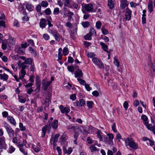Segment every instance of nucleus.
<instances>
[{
    "label": "nucleus",
    "instance_id": "4",
    "mask_svg": "<svg viewBox=\"0 0 155 155\" xmlns=\"http://www.w3.org/2000/svg\"><path fill=\"white\" fill-rule=\"evenodd\" d=\"M92 61L100 68H104V66L103 63L97 57H94L92 59Z\"/></svg>",
    "mask_w": 155,
    "mask_h": 155
},
{
    "label": "nucleus",
    "instance_id": "52",
    "mask_svg": "<svg viewBox=\"0 0 155 155\" xmlns=\"http://www.w3.org/2000/svg\"><path fill=\"white\" fill-rule=\"evenodd\" d=\"M0 26L4 28H5V22L3 20L0 21Z\"/></svg>",
    "mask_w": 155,
    "mask_h": 155
},
{
    "label": "nucleus",
    "instance_id": "28",
    "mask_svg": "<svg viewBox=\"0 0 155 155\" xmlns=\"http://www.w3.org/2000/svg\"><path fill=\"white\" fill-rule=\"evenodd\" d=\"M128 4L127 2H121L120 5V7L122 9H124L127 6Z\"/></svg>",
    "mask_w": 155,
    "mask_h": 155
},
{
    "label": "nucleus",
    "instance_id": "26",
    "mask_svg": "<svg viewBox=\"0 0 155 155\" xmlns=\"http://www.w3.org/2000/svg\"><path fill=\"white\" fill-rule=\"evenodd\" d=\"M32 62V59L30 58H28L25 60L24 63L25 64H31Z\"/></svg>",
    "mask_w": 155,
    "mask_h": 155
},
{
    "label": "nucleus",
    "instance_id": "8",
    "mask_svg": "<svg viewBox=\"0 0 155 155\" xmlns=\"http://www.w3.org/2000/svg\"><path fill=\"white\" fill-rule=\"evenodd\" d=\"M84 7L85 10L88 12H92L94 10L93 5L91 3L85 4Z\"/></svg>",
    "mask_w": 155,
    "mask_h": 155
},
{
    "label": "nucleus",
    "instance_id": "1",
    "mask_svg": "<svg viewBox=\"0 0 155 155\" xmlns=\"http://www.w3.org/2000/svg\"><path fill=\"white\" fill-rule=\"evenodd\" d=\"M126 146H129L130 150H136L138 148V145L135 142L131 137L127 138L125 141Z\"/></svg>",
    "mask_w": 155,
    "mask_h": 155
},
{
    "label": "nucleus",
    "instance_id": "64",
    "mask_svg": "<svg viewBox=\"0 0 155 155\" xmlns=\"http://www.w3.org/2000/svg\"><path fill=\"white\" fill-rule=\"evenodd\" d=\"M139 105V101L137 100H136L134 102V106L137 107Z\"/></svg>",
    "mask_w": 155,
    "mask_h": 155
},
{
    "label": "nucleus",
    "instance_id": "23",
    "mask_svg": "<svg viewBox=\"0 0 155 155\" xmlns=\"http://www.w3.org/2000/svg\"><path fill=\"white\" fill-rule=\"evenodd\" d=\"M46 21L45 19H42L40 22V26L42 28H44L46 26Z\"/></svg>",
    "mask_w": 155,
    "mask_h": 155
},
{
    "label": "nucleus",
    "instance_id": "50",
    "mask_svg": "<svg viewBox=\"0 0 155 155\" xmlns=\"http://www.w3.org/2000/svg\"><path fill=\"white\" fill-rule=\"evenodd\" d=\"M148 65L151 68V69L153 70V71L155 72V64H153L151 63L148 64Z\"/></svg>",
    "mask_w": 155,
    "mask_h": 155
},
{
    "label": "nucleus",
    "instance_id": "13",
    "mask_svg": "<svg viewBox=\"0 0 155 155\" xmlns=\"http://www.w3.org/2000/svg\"><path fill=\"white\" fill-rule=\"evenodd\" d=\"M51 83V81H47L45 79L42 81V86L43 88L45 91L47 90L48 86Z\"/></svg>",
    "mask_w": 155,
    "mask_h": 155
},
{
    "label": "nucleus",
    "instance_id": "33",
    "mask_svg": "<svg viewBox=\"0 0 155 155\" xmlns=\"http://www.w3.org/2000/svg\"><path fill=\"white\" fill-rule=\"evenodd\" d=\"M92 35L88 33L84 36V38L86 40H91L92 39L91 37Z\"/></svg>",
    "mask_w": 155,
    "mask_h": 155
},
{
    "label": "nucleus",
    "instance_id": "29",
    "mask_svg": "<svg viewBox=\"0 0 155 155\" xmlns=\"http://www.w3.org/2000/svg\"><path fill=\"white\" fill-rule=\"evenodd\" d=\"M94 103L93 101H87V106L90 109H92L93 107Z\"/></svg>",
    "mask_w": 155,
    "mask_h": 155
},
{
    "label": "nucleus",
    "instance_id": "9",
    "mask_svg": "<svg viewBox=\"0 0 155 155\" xmlns=\"http://www.w3.org/2000/svg\"><path fill=\"white\" fill-rule=\"evenodd\" d=\"M59 108L62 114L66 113L67 114L70 111L68 107H64L62 105H60L59 106Z\"/></svg>",
    "mask_w": 155,
    "mask_h": 155
},
{
    "label": "nucleus",
    "instance_id": "25",
    "mask_svg": "<svg viewBox=\"0 0 155 155\" xmlns=\"http://www.w3.org/2000/svg\"><path fill=\"white\" fill-rule=\"evenodd\" d=\"M26 74V72L25 70H21V74L19 75L20 77L19 78L22 80H24L25 81L24 77Z\"/></svg>",
    "mask_w": 155,
    "mask_h": 155
},
{
    "label": "nucleus",
    "instance_id": "56",
    "mask_svg": "<svg viewBox=\"0 0 155 155\" xmlns=\"http://www.w3.org/2000/svg\"><path fill=\"white\" fill-rule=\"evenodd\" d=\"M41 5L39 4H38L37 5L36 7V9L37 11L38 12H39L41 11Z\"/></svg>",
    "mask_w": 155,
    "mask_h": 155
},
{
    "label": "nucleus",
    "instance_id": "20",
    "mask_svg": "<svg viewBox=\"0 0 155 155\" xmlns=\"http://www.w3.org/2000/svg\"><path fill=\"white\" fill-rule=\"evenodd\" d=\"M148 9L149 11L151 13L153 11V1L151 0L149 1L148 5Z\"/></svg>",
    "mask_w": 155,
    "mask_h": 155
},
{
    "label": "nucleus",
    "instance_id": "53",
    "mask_svg": "<svg viewBox=\"0 0 155 155\" xmlns=\"http://www.w3.org/2000/svg\"><path fill=\"white\" fill-rule=\"evenodd\" d=\"M70 99L72 100L73 101L75 100L76 98V94H72L70 96Z\"/></svg>",
    "mask_w": 155,
    "mask_h": 155
},
{
    "label": "nucleus",
    "instance_id": "5",
    "mask_svg": "<svg viewBox=\"0 0 155 155\" xmlns=\"http://www.w3.org/2000/svg\"><path fill=\"white\" fill-rule=\"evenodd\" d=\"M28 45L27 43L25 42L23 44H21V46H16L15 49V51L19 53H20V52L23 53L24 52V49L22 50V48H27Z\"/></svg>",
    "mask_w": 155,
    "mask_h": 155
},
{
    "label": "nucleus",
    "instance_id": "43",
    "mask_svg": "<svg viewBox=\"0 0 155 155\" xmlns=\"http://www.w3.org/2000/svg\"><path fill=\"white\" fill-rule=\"evenodd\" d=\"M82 25L84 28H87L89 26L90 24L88 21H86L83 22Z\"/></svg>",
    "mask_w": 155,
    "mask_h": 155
},
{
    "label": "nucleus",
    "instance_id": "35",
    "mask_svg": "<svg viewBox=\"0 0 155 155\" xmlns=\"http://www.w3.org/2000/svg\"><path fill=\"white\" fill-rule=\"evenodd\" d=\"M8 44L6 42H3L2 44V48L3 50H5L7 48Z\"/></svg>",
    "mask_w": 155,
    "mask_h": 155
},
{
    "label": "nucleus",
    "instance_id": "21",
    "mask_svg": "<svg viewBox=\"0 0 155 155\" xmlns=\"http://www.w3.org/2000/svg\"><path fill=\"white\" fill-rule=\"evenodd\" d=\"M36 88L35 90V91L37 92H39L40 90V87H41V81L40 80L37 79L36 81Z\"/></svg>",
    "mask_w": 155,
    "mask_h": 155
},
{
    "label": "nucleus",
    "instance_id": "46",
    "mask_svg": "<svg viewBox=\"0 0 155 155\" xmlns=\"http://www.w3.org/2000/svg\"><path fill=\"white\" fill-rule=\"evenodd\" d=\"M48 5V3L46 1H42L41 3V6L43 7H46Z\"/></svg>",
    "mask_w": 155,
    "mask_h": 155
},
{
    "label": "nucleus",
    "instance_id": "18",
    "mask_svg": "<svg viewBox=\"0 0 155 155\" xmlns=\"http://www.w3.org/2000/svg\"><path fill=\"white\" fill-rule=\"evenodd\" d=\"M100 45L101 46L102 48L107 53H109L108 54V57H109L110 56V53L107 50V49H108V47L103 42H101L100 43Z\"/></svg>",
    "mask_w": 155,
    "mask_h": 155
},
{
    "label": "nucleus",
    "instance_id": "51",
    "mask_svg": "<svg viewBox=\"0 0 155 155\" xmlns=\"http://www.w3.org/2000/svg\"><path fill=\"white\" fill-rule=\"evenodd\" d=\"M43 38L46 41L48 40L50 38L49 36L47 34H45L43 35Z\"/></svg>",
    "mask_w": 155,
    "mask_h": 155
},
{
    "label": "nucleus",
    "instance_id": "7",
    "mask_svg": "<svg viewBox=\"0 0 155 155\" xmlns=\"http://www.w3.org/2000/svg\"><path fill=\"white\" fill-rule=\"evenodd\" d=\"M8 43V45L10 46L14 45L15 43V38L12 37L11 34L8 35V38L6 40Z\"/></svg>",
    "mask_w": 155,
    "mask_h": 155
},
{
    "label": "nucleus",
    "instance_id": "40",
    "mask_svg": "<svg viewBox=\"0 0 155 155\" xmlns=\"http://www.w3.org/2000/svg\"><path fill=\"white\" fill-rule=\"evenodd\" d=\"M60 13L59 9L58 8L56 7L54 9L53 13L55 15H58Z\"/></svg>",
    "mask_w": 155,
    "mask_h": 155
},
{
    "label": "nucleus",
    "instance_id": "15",
    "mask_svg": "<svg viewBox=\"0 0 155 155\" xmlns=\"http://www.w3.org/2000/svg\"><path fill=\"white\" fill-rule=\"evenodd\" d=\"M52 35L54 37L55 40L58 42L60 41V38H62V36L57 30L54 32Z\"/></svg>",
    "mask_w": 155,
    "mask_h": 155
},
{
    "label": "nucleus",
    "instance_id": "60",
    "mask_svg": "<svg viewBox=\"0 0 155 155\" xmlns=\"http://www.w3.org/2000/svg\"><path fill=\"white\" fill-rule=\"evenodd\" d=\"M84 85L85 88L88 91H90L91 90V88L90 87L88 84H86Z\"/></svg>",
    "mask_w": 155,
    "mask_h": 155
},
{
    "label": "nucleus",
    "instance_id": "59",
    "mask_svg": "<svg viewBox=\"0 0 155 155\" xmlns=\"http://www.w3.org/2000/svg\"><path fill=\"white\" fill-rule=\"evenodd\" d=\"M15 148L13 146H11L9 148V153H12L15 151Z\"/></svg>",
    "mask_w": 155,
    "mask_h": 155
},
{
    "label": "nucleus",
    "instance_id": "22",
    "mask_svg": "<svg viewBox=\"0 0 155 155\" xmlns=\"http://www.w3.org/2000/svg\"><path fill=\"white\" fill-rule=\"evenodd\" d=\"M58 121L57 120H54L53 121L51 127L54 129H56L58 127Z\"/></svg>",
    "mask_w": 155,
    "mask_h": 155
},
{
    "label": "nucleus",
    "instance_id": "2",
    "mask_svg": "<svg viewBox=\"0 0 155 155\" xmlns=\"http://www.w3.org/2000/svg\"><path fill=\"white\" fill-rule=\"evenodd\" d=\"M141 119L144 121V124L146 126L147 128L150 130L152 131L155 134V125L151 124H149L147 121L148 118L147 116L145 115H143L141 117Z\"/></svg>",
    "mask_w": 155,
    "mask_h": 155
},
{
    "label": "nucleus",
    "instance_id": "63",
    "mask_svg": "<svg viewBox=\"0 0 155 155\" xmlns=\"http://www.w3.org/2000/svg\"><path fill=\"white\" fill-rule=\"evenodd\" d=\"M68 61L69 63H72L74 62V60L72 57L70 56L68 58Z\"/></svg>",
    "mask_w": 155,
    "mask_h": 155
},
{
    "label": "nucleus",
    "instance_id": "48",
    "mask_svg": "<svg viewBox=\"0 0 155 155\" xmlns=\"http://www.w3.org/2000/svg\"><path fill=\"white\" fill-rule=\"evenodd\" d=\"M27 41L29 42L28 44V45H30L31 47L34 46V43L32 39H28L27 40Z\"/></svg>",
    "mask_w": 155,
    "mask_h": 155
},
{
    "label": "nucleus",
    "instance_id": "42",
    "mask_svg": "<svg viewBox=\"0 0 155 155\" xmlns=\"http://www.w3.org/2000/svg\"><path fill=\"white\" fill-rule=\"evenodd\" d=\"M19 127L21 131H23L25 130V127L21 123H20L19 124Z\"/></svg>",
    "mask_w": 155,
    "mask_h": 155
},
{
    "label": "nucleus",
    "instance_id": "41",
    "mask_svg": "<svg viewBox=\"0 0 155 155\" xmlns=\"http://www.w3.org/2000/svg\"><path fill=\"white\" fill-rule=\"evenodd\" d=\"M67 69L68 71L72 73L74 71V68L73 66H68V67Z\"/></svg>",
    "mask_w": 155,
    "mask_h": 155
},
{
    "label": "nucleus",
    "instance_id": "55",
    "mask_svg": "<svg viewBox=\"0 0 155 155\" xmlns=\"http://www.w3.org/2000/svg\"><path fill=\"white\" fill-rule=\"evenodd\" d=\"M147 144H149L151 146H152L154 144V142L152 140L149 139L148 140V141L147 142Z\"/></svg>",
    "mask_w": 155,
    "mask_h": 155
},
{
    "label": "nucleus",
    "instance_id": "45",
    "mask_svg": "<svg viewBox=\"0 0 155 155\" xmlns=\"http://www.w3.org/2000/svg\"><path fill=\"white\" fill-rule=\"evenodd\" d=\"M45 13L47 15H49L51 14V11L50 9L49 8H46L45 11Z\"/></svg>",
    "mask_w": 155,
    "mask_h": 155
},
{
    "label": "nucleus",
    "instance_id": "14",
    "mask_svg": "<svg viewBox=\"0 0 155 155\" xmlns=\"http://www.w3.org/2000/svg\"><path fill=\"white\" fill-rule=\"evenodd\" d=\"M132 15V11L131 10L128 9L125 12V19L127 21H129L131 18Z\"/></svg>",
    "mask_w": 155,
    "mask_h": 155
},
{
    "label": "nucleus",
    "instance_id": "27",
    "mask_svg": "<svg viewBox=\"0 0 155 155\" xmlns=\"http://www.w3.org/2000/svg\"><path fill=\"white\" fill-rule=\"evenodd\" d=\"M107 5L110 8L112 9L114 7V2L112 0H108Z\"/></svg>",
    "mask_w": 155,
    "mask_h": 155
},
{
    "label": "nucleus",
    "instance_id": "11",
    "mask_svg": "<svg viewBox=\"0 0 155 155\" xmlns=\"http://www.w3.org/2000/svg\"><path fill=\"white\" fill-rule=\"evenodd\" d=\"M78 128L79 127L71 124H70L67 126V129L71 132L76 131Z\"/></svg>",
    "mask_w": 155,
    "mask_h": 155
},
{
    "label": "nucleus",
    "instance_id": "36",
    "mask_svg": "<svg viewBox=\"0 0 155 155\" xmlns=\"http://www.w3.org/2000/svg\"><path fill=\"white\" fill-rule=\"evenodd\" d=\"M18 99L19 101L22 103H24L26 101V99L23 98L21 96H18Z\"/></svg>",
    "mask_w": 155,
    "mask_h": 155
},
{
    "label": "nucleus",
    "instance_id": "37",
    "mask_svg": "<svg viewBox=\"0 0 155 155\" xmlns=\"http://www.w3.org/2000/svg\"><path fill=\"white\" fill-rule=\"evenodd\" d=\"M29 51L31 53L33 54L34 56H36L37 55L36 52L32 48V47L30 46Z\"/></svg>",
    "mask_w": 155,
    "mask_h": 155
},
{
    "label": "nucleus",
    "instance_id": "58",
    "mask_svg": "<svg viewBox=\"0 0 155 155\" xmlns=\"http://www.w3.org/2000/svg\"><path fill=\"white\" fill-rule=\"evenodd\" d=\"M8 76L7 74H5V73L2 74V79H4V80L7 81L8 80Z\"/></svg>",
    "mask_w": 155,
    "mask_h": 155
},
{
    "label": "nucleus",
    "instance_id": "16",
    "mask_svg": "<svg viewBox=\"0 0 155 155\" xmlns=\"http://www.w3.org/2000/svg\"><path fill=\"white\" fill-rule=\"evenodd\" d=\"M60 134H56L54 137H51L50 139V141L52 144H54L58 140V138L59 137Z\"/></svg>",
    "mask_w": 155,
    "mask_h": 155
},
{
    "label": "nucleus",
    "instance_id": "44",
    "mask_svg": "<svg viewBox=\"0 0 155 155\" xmlns=\"http://www.w3.org/2000/svg\"><path fill=\"white\" fill-rule=\"evenodd\" d=\"M68 53V49L67 47H64L63 50V54L64 55H67Z\"/></svg>",
    "mask_w": 155,
    "mask_h": 155
},
{
    "label": "nucleus",
    "instance_id": "38",
    "mask_svg": "<svg viewBox=\"0 0 155 155\" xmlns=\"http://www.w3.org/2000/svg\"><path fill=\"white\" fill-rule=\"evenodd\" d=\"M102 33L104 35H106L108 34L109 33L108 31L105 29L103 27H102L101 29Z\"/></svg>",
    "mask_w": 155,
    "mask_h": 155
},
{
    "label": "nucleus",
    "instance_id": "54",
    "mask_svg": "<svg viewBox=\"0 0 155 155\" xmlns=\"http://www.w3.org/2000/svg\"><path fill=\"white\" fill-rule=\"evenodd\" d=\"M112 129L114 132L116 133L117 132V130L116 129V124L115 123H114L112 125Z\"/></svg>",
    "mask_w": 155,
    "mask_h": 155
},
{
    "label": "nucleus",
    "instance_id": "31",
    "mask_svg": "<svg viewBox=\"0 0 155 155\" xmlns=\"http://www.w3.org/2000/svg\"><path fill=\"white\" fill-rule=\"evenodd\" d=\"M32 148L33 149L35 152L36 153H38L41 150V149H40L39 147H35V145L34 144H33L32 145Z\"/></svg>",
    "mask_w": 155,
    "mask_h": 155
},
{
    "label": "nucleus",
    "instance_id": "61",
    "mask_svg": "<svg viewBox=\"0 0 155 155\" xmlns=\"http://www.w3.org/2000/svg\"><path fill=\"white\" fill-rule=\"evenodd\" d=\"M92 94L93 96L95 97H97L99 95V93L97 91H95L93 92Z\"/></svg>",
    "mask_w": 155,
    "mask_h": 155
},
{
    "label": "nucleus",
    "instance_id": "30",
    "mask_svg": "<svg viewBox=\"0 0 155 155\" xmlns=\"http://www.w3.org/2000/svg\"><path fill=\"white\" fill-rule=\"evenodd\" d=\"M19 148L20 150L25 155H27L28 153L26 150V147H21Z\"/></svg>",
    "mask_w": 155,
    "mask_h": 155
},
{
    "label": "nucleus",
    "instance_id": "24",
    "mask_svg": "<svg viewBox=\"0 0 155 155\" xmlns=\"http://www.w3.org/2000/svg\"><path fill=\"white\" fill-rule=\"evenodd\" d=\"M102 133L100 130H98L97 132V137L99 139L100 141H103Z\"/></svg>",
    "mask_w": 155,
    "mask_h": 155
},
{
    "label": "nucleus",
    "instance_id": "62",
    "mask_svg": "<svg viewBox=\"0 0 155 155\" xmlns=\"http://www.w3.org/2000/svg\"><path fill=\"white\" fill-rule=\"evenodd\" d=\"M2 115L3 117H7L8 115V113L7 112L5 111L2 112Z\"/></svg>",
    "mask_w": 155,
    "mask_h": 155
},
{
    "label": "nucleus",
    "instance_id": "39",
    "mask_svg": "<svg viewBox=\"0 0 155 155\" xmlns=\"http://www.w3.org/2000/svg\"><path fill=\"white\" fill-rule=\"evenodd\" d=\"M77 80L81 84L83 85H84L86 84L85 81L82 79L78 78Z\"/></svg>",
    "mask_w": 155,
    "mask_h": 155
},
{
    "label": "nucleus",
    "instance_id": "6",
    "mask_svg": "<svg viewBox=\"0 0 155 155\" xmlns=\"http://www.w3.org/2000/svg\"><path fill=\"white\" fill-rule=\"evenodd\" d=\"M7 144L5 143V139L4 137L0 138V153L2 151V149H6Z\"/></svg>",
    "mask_w": 155,
    "mask_h": 155
},
{
    "label": "nucleus",
    "instance_id": "3",
    "mask_svg": "<svg viewBox=\"0 0 155 155\" xmlns=\"http://www.w3.org/2000/svg\"><path fill=\"white\" fill-rule=\"evenodd\" d=\"M3 124L9 137H13L14 136V130L6 122H4Z\"/></svg>",
    "mask_w": 155,
    "mask_h": 155
},
{
    "label": "nucleus",
    "instance_id": "10",
    "mask_svg": "<svg viewBox=\"0 0 155 155\" xmlns=\"http://www.w3.org/2000/svg\"><path fill=\"white\" fill-rule=\"evenodd\" d=\"M74 104H76L75 106L76 107H81L85 105V101L84 99H81L75 102Z\"/></svg>",
    "mask_w": 155,
    "mask_h": 155
},
{
    "label": "nucleus",
    "instance_id": "34",
    "mask_svg": "<svg viewBox=\"0 0 155 155\" xmlns=\"http://www.w3.org/2000/svg\"><path fill=\"white\" fill-rule=\"evenodd\" d=\"M101 25L102 23L100 21H97L96 23L95 27L98 29H100Z\"/></svg>",
    "mask_w": 155,
    "mask_h": 155
},
{
    "label": "nucleus",
    "instance_id": "17",
    "mask_svg": "<svg viewBox=\"0 0 155 155\" xmlns=\"http://www.w3.org/2000/svg\"><path fill=\"white\" fill-rule=\"evenodd\" d=\"M7 119L8 122L14 126H16V121L12 117L9 116L7 117Z\"/></svg>",
    "mask_w": 155,
    "mask_h": 155
},
{
    "label": "nucleus",
    "instance_id": "47",
    "mask_svg": "<svg viewBox=\"0 0 155 155\" xmlns=\"http://www.w3.org/2000/svg\"><path fill=\"white\" fill-rule=\"evenodd\" d=\"M89 33L92 35H95L96 34V31L93 28H91Z\"/></svg>",
    "mask_w": 155,
    "mask_h": 155
},
{
    "label": "nucleus",
    "instance_id": "57",
    "mask_svg": "<svg viewBox=\"0 0 155 155\" xmlns=\"http://www.w3.org/2000/svg\"><path fill=\"white\" fill-rule=\"evenodd\" d=\"M128 103L127 101H125L123 104V106L125 110H127L128 107Z\"/></svg>",
    "mask_w": 155,
    "mask_h": 155
},
{
    "label": "nucleus",
    "instance_id": "19",
    "mask_svg": "<svg viewBox=\"0 0 155 155\" xmlns=\"http://www.w3.org/2000/svg\"><path fill=\"white\" fill-rule=\"evenodd\" d=\"M83 73L80 69H78L75 73H74L75 77L82 78L83 77Z\"/></svg>",
    "mask_w": 155,
    "mask_h": 155
},
{
    "label": "nucleus",
    "instance_id": "12",
    "mask_svg": "<svg viewBox=\"0 0 155 155\" xmlns=\"http://www.w3.org/2000/svg\"><path fill=\"white\" fill-rule=\"evenodd\" d=\"M23 5H25L26 9L29 12H31L34 9L33 5L28 2H25V3H23Z\"/></svg>",
    "mask_w": 155,
    "mask_h": 155
},
{
    "label": "nucleus",
    "instance_id": "32",
    "mask_svg": "<svg viewBox=\"0 0 155 155\" xmlns=\"http://www.w3.org/2000/svg\"><path fill=\"white\" fill-rule=\"evenodd\" d=\"M26 143V141L25 140H24L22 143H21L20 142H19L18 143V147L20 148L21 147H26L25 146V143Z\"/></svg>",
    "mask_w": 155,
    "mask_h": 155
},
{
    "label": "nucleus",
    "instance_id": "49",
    "mask_svg": "<svg viewBox=\"0 0 155 155\" xmlns=\"http://www.w3.org/2000/svg\"><path fill=\"white\" fill-rule=\"evenodd\" d=\"M114 64L117 67L119 66V62L117 59L115 57L114 58Z\"/></svg>",
    "mask_w": 155,
    "mask_h": 155
}]
</instances>
